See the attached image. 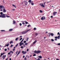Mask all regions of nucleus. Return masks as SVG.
<instances>
[{
	"instance_id": "nucleus-25",
	"label": "nucleus",
	"mask_w": 60,
	"mask_h": 60,
	"mask_svg": "<svg viewBox=\"0 0 60 60\" xmlns=\"http://www.w3.org/2000/svg\"><path fill=\"white\" fill-rule=\"evenodd\" d=\"M13 24H15L16 23V22H15V21H13Z\"/></svg>"
},
{
	"instance_id": "nucleus-12",
	"label": "nucleus",
	"mask_w": 60,
	"mask_h": 60,
	"mask_svg": "<svg viewBox=\"0 0 60 60\" xmlns=\"http://www.w3.org/2000/svg\"><path fill=\"white\" fill-rule=\"evenodd\" d=\"M3 7V6L2 5H0V9H2Z\"/></svg>"
},
{
	"instance_id": "nucleus-62",
	"label": "nucleus",
	"mask_w": 60,
	"mask_h": 60,
	"mask_svg": "<svg viewBox=\"0 0 60 60\" xmlns=\"http://www.w3.org/2000/svg\"><path fill=\"white\" fill-rule=\"evenodd\" d=\"M6 47V45L4 46V47Z\"/></svg>"
},
{
	"instance_id": "nucleus-64",
	"label": "nucleus",
	"mask_w": 60,
	"mask_h": 60,
	"mask_svg": "<svg viewBox=\"0 0 60 60\" xmlns=\"http://www.w3.org/2000/svg\"><path fill=\"white\" fill-rule=\"evenodd\" d=\"M9 60H11V58H10Z\"/></svg>"
},
{
	"instance_id": "nucleus-19",
	"label": "nucleus",
	"mask_w": 60,
	"mask_h": 60,
	"mask_svg": "<svg viewBox=\"0 0 60 60\" xmlns=\"http://www.w3.org/2000/svg\"><path fill=\"white\" fill-rule=\"evenodd\" d=\"M31 0H29V1H28V2L29 3H31Z\"/></svg>"
},
{
	"instance_id": "nucleus-3",
	"label": "nucleus",
	"mask_w": 60,
	"mask_h": 60,
	"mask_svg": "<svg viewBox=\"0 0 60 60\" xmlns=\"http://www.w3.org/2000/svg\"><path fill=\"white\" fill-rule=\"evenodd\" d=\"M39 4L40 5V6H41L42 7H44V5H43V3H41V4Z\"/></svg>"
},
{
	"instance_id": "nucleus-27",
	"label": "nucleus",
	"mask_w": 60,
	"mask_h": 60,
	"mask_svg": "<svg viewBox=\"0 0 60 60\" xmlns=\"http://www.w3.org/2000/svg\"><path fill=\"white\" fill-rule=\"evenodd\" d=\"M39 11L40 12H41V13H42V12H43V11H41V10H40Z\"/></svg>"
},
{
	"instance_id": "nucleus-55",
	"label": "nucleus",
	"mask_w": 60,
	"mask_h": 60,
	"mask_svg": "<svg viewBox=\"0 0 60 60\" xmlns=\"http://www.w3.org/2000/svg\"><path fill=\"white\" fill-rule=\"evenodd\" d=\"M21 49H23V46H21Z\"/></svg>"
},
{
	"instance_id": "nucleus-20",
	"label": "nucleus",
	"mask_w": 60,
	"mask_h": 60,
	"mask_svg": "<svg viewBox=\"0 0 60 60\" xmlns=\"http://www.w3.org/2000/svg\"><path fill=\"white\" fill-rule=\"evenodd\" d=\"M51 35L52 36H53L54 35V34L52 33H51Z\"/></svg>"
},
{
	"instance_id": "nucleus-10",
	"label": "nucleus",
	"mask_w": 60,
	"mask_h": 60,
	"mask_svg": "<svg viewBox=\"0 0 60 60\" xmlns=\"http://www.w3.org/2000/svg\"><path fill=\"white\" fill-rule=\"evenodd\" d=\"M13 30V29H10L9 30V32H11V31H12Z\"/></svg>"
},
{
	"instance_id": "nucleus-23",
	"label": "nucleus",
	"mask_w": 60,
	"mask_h": 60,
	"mask_svg": "<svg viewBox=\"0 0 60 60\" xmlns=\"http://www.w3.org/2000/svg\"><path fill=\"white\" fill-rule=\"evenodd\" d=\"M25 24H28V23L26 21H25Z\"/></svg>"
},
{
	"instance_id": "nucleus-21",
	"label": "nucleus",
	"mask_w": 60,
	"mask_h": 60,
	"mask_svg": "<svg viewBox=\"0 0 60 60\" xmlns=\"http://www.w3.org/2000/svg\"><path fill=\"white\" fill-rule=\"evenodd\" d=\"M31 4L32 5H34V3H32V2H31Z\"/></svg>"
},
{
	"instance_id": "nucleus-28",
	"label": "nucleus",
	"mask_w": 60,
	"mask_h": 60,
	"mask_svg": "<svg viewBox=\"0 0 60 60\" xmlns=\"http://www.w3.org/2000/svg\"><path fill=\"white\" fill-rule=\"evenodd\" d=\"M43 18L44 19V20L46 19V18H45V17L44 16H43Z\"/></svg>"
},
{
	"instance_id": "nucleus-9",
	"label": "nucleus",
	"mask_w": 60,
	"mask_h": 60,
	"mask_svg": "<svg viewBox=\"0 0 60 60\" xmlns=\"http://www.w3.org/2000/svg\"><path fill=\"white\" fill-rule=\"evenodd\" d=\"M3 11L4 12H6V11L5 9H3Z\"/></svg>"
},
{
	"instance_id": "nucleus-43",
	"label": "nucleus",
	"mask_w": 60,
	"mask_h": 60,
	"mask_svg": "<svg viewBox=\"0 0 60 60\" xmlns=\"http://www.w3.org/2000/svg\"><path fill=\"white\" fill-rule=\"evenodd\" d=\"M18 51H17V52H16V54H17V53H18Z\"/></svg>"
},
{
	"instance_id": "nucleus-24",
	"label": "nucleus",
	"mask_w": 60,
	"mask_h": 60,
	"mask_svg": "<svg viewBox=\"0 0 60 60\" xmlns=\"http://www.w3.org/2000/svg\"><path fill=\"white\" fill-rule=\"evenodd\" d=\"M18 40V38H17L15 39V40L17 41Z\"/></svg>"
},
{
	"instance_id": "nucleus-40",
	"label": "nucleus",
	"mask_w": 60,
	"mask_h": 60,
	"mask_svg": "<svg viewBox=\"0 0 60 60\" xmlns=\"http://www.w3.org/2000/svg\"><path fill=\"white\" fill-rule=\"evenodd\" d=\"M19 25L20 26H22V24L21 23H20Z\"/></svg>"
},
{
	"instance_id": "nucleus-13",
	"label": "nucleus",
	"mask_w": 60,
	"mask_h": 60,
	"mask_svg": "<svg viewBox=\"0 0 60 60\" xmlns=\"http://www.w3.org/2000/svg\"><path fill=\"white\" fill-rule=\"evenodd\" d=\"M11 43H13V41H11L10 43V44H11Z\"/></svg>"
},
{
	"instance_id": "nucleus-63",
	"label": "nucleus",
	"mask_w": 60,
	"mask_h": 60,
	"mask_svg": "<svg viewBox=\"0 0 60 60\" xmlns=\"http://www.w3.org/2000/svg\"><path fill=\"white\" fill-rule=\"evenodd\" d=\"M23 58H24V57H25V56H24V55L23 56Z\"/></svg>"
},
{
	"instance_id": "nucleus-50",
	"label": "nucleus",
	"mask_w": 60,
	"mask_h": 60,
	"mask_svg": "<svg viewBox=\"0 0 60 60\" xmlns=\"http://www.w3.org/2000/svg\"><path fill=\"white\" fill-rule=\"evenodd\" d=\"M12 46H13V45H12V44L11 45V46H10V47H12Z\"/></svg>"
},
{
	"instance_id": "nucleus-41",
	"label": "nucleus",
	"mask_w": 60,
	"mask_h": 60,
	"mask_svg": "<svg viewBox=\"0 0 60 60\" xmlns=\"http://www.w3.org/2000/svg\"><path fill=\"white\" fill-rule=\"evenodd\" d=\"M27 44H28V43H26L25 44V45H27Z\"/></svg>"
},
{
	"instance_id": "nucleus-6",
	"label": "nucleus",
	"mask_w": 60,
	"mask_h": 60,
	"mask_svg": "<svg viewBox=\"0 0 60 60\" xmlns=\"http://www.w3.org/2000/svg\"><path fill=\"white\" fill-rule=\"evenodd\" d=\"M6 56V55H3L2 57L3 59H4V58H5V57Z\"/></svg>"
},
{
	"instance_id": "nucleus-2",
	"label": "nucleus",
	"mask_w": 60,
	"mask_h": 60,
	"mask_svg": "<svg viewBox=\"0 0 60 60\" xmlns=\"http://www.w3.org/2000/svg\"><path fill=\"white\" fill-rule=\"evenodd\" d=\"M41 51L38 50V51H36V50H35L34 51V53H36V54H39L40 53H41Z\"/></svg>"
},
{
	"instance_id": "nucleus-31",
	"label": "nucleus",
	"mask_w": 60,
	"mask_h": 60,
	"mask_svg": "<svg viewBox=\"0 0 60 60\" xmlns=\"http://www.w3.org/2000/svg\"><path fill=\"white\" fill-rule=\"evenodd\" d=\"M9 45V44H8L7 45H6V46L7 47H8V46Z\"/></svg>"
},
{
	"instance_id": "nucleus-16",
	"label": "nucleus",
	"mask_w": 60,
	"mask_h": 60,
	"mask_svg": "<svg viewBox=\"0 0 60 60\" xmlns=\"http://www.w3.org/2000/svg\"><path fill=\"white\" fill-rule=\"evenodd\" d=\"M39 57L40 59H41L42 58V57L41 56H38V57Z\"/></svg>"
},
{
	"instance_id": "nucleus-36",
	"label": "nucleus",
	"mask_w": 60,
	"mask_h": 60,
	"mask_svg": "<svg viewBox=\"0 0 60 60\" xmlns=\"http://www.w3.org/2000/svg\"><path fill=\"white\" fill-rule=\"evenodd\" d=\"M36 56V54H34V55H33V56Z\"/></svg>"
},
{
	"instance_id": "nucleus-54",
	"label": "nucleus",
	"mask_w": 60,
	"mask_h": 60,
	"mask_svg": "<svg viewBox=\"0 0 60 60\" xmlns=\"http://www.w3.org/2000/svg\"><path fill=\"white\" fill-rule=\"evenodd\" d=\"M15 9L14 8L13 9H12V11H15Z\"/></svg>"
},
{
	"instance_id": "nucleus-32",
	"label": "nucleus",
	"mask_w": 60,
	"mask_h": 60,
	"mask_svg": "<svg viewBox=\"0 0 60 60\" xmlns=\"http://www.w3.org/2000/svg\"><path fill=\"white\" fill-rule=\"evenodd\" d=\"M34 30H36V28H34Z\"/></svg>"
},
{
	"instance_id": "nucleus-48",
	"label": "nucleus",
	"mask_w": 60,
	"mask_h": 60,
	"mask_svg": "<svg viewBox=\"0 0 60 60\" xmlns=\"http://www.w3.org/2000/svg\"><path fill=\"white\" fill-rule=\"evenodd\" d=\"M22 38H21L19 40V41H21L22 40Z\"/></svg>"
},
{
	"instance_id": "nucleus-8",
	"label": "nucleus",
	"mask_w": 60,
	"mask_h": 60,
	"mask_svg": "<svg viewBox=\"0 0 60 60\" xmlns=\"http://www.w3.org/2000/svg\"><path fill=\"white\" fill-rule=\"evenodd\" d=\"M37 40H36L33 43V44H35L37 42Z\"/></svg>"
},
{
	"instance_id": "nucleus-42",
	"label": "nucleus",
	"mask_w": 60,
	"mask_h": 60,
	"mask_svg": "<svg viewBox=\"0 0 60 60\" xmlns=\"http://www.w3.org/2000/svg\"><path fill=\"white\" fill-rule=\"evenodd\" d=\"M21 22H23V23H24V22H26V21H21Z\"/></svg>"
},
{
	"instance_id": "nucleus-35",
	"label": "nucleus",
	"mask_w": 60,
	"mask_h": 60,
	"mask_svg": "<svg viewBox=\"0 0 60 60\" xmlns=\"http://www.w3.org/2000/svg\"><path fill=\"white\" fill-rule=\"evenodd\" d=\"M1 32H5V30H1Z\"/></svg>"
},
{
	"instance_id": "nucleus-57",
	"label": "nucleus",
	"mask_w": 60,
	"mask_h": 60,
	"mask_svg": "<svg viewBox=\"0 0 60 60\" xmlns=\"http://www.w3.org/2000/svg\"><path fill=\"white\" fill-rule=\"evenodd\" d=\"M22 24L23 25H24V24H25V23H24V22H22Z\"/></svg>"
},
{
	"instance_id": "nucleus-30",
	"label": "nucleus",
	"mask_w": 60,
	"mask_h": 60,
	"mask_svg": "<svg viewBox=\"0 0 60 60\" xmlns=\"http://www.w3.org/2000/svg\"><path fill=\"white\" fill-rule=\"evenodd\" d=\"M38 33H36L35 34V35H36V36H37V35H38Z\"/></svg>"
},
{
	"instance_id": "nucleus-39",
	"label": "nucleus",
	"mask_w": 60,
	"mask_h": 60,
	"mask_svg": "<svg viewBox=\"0 0 60 60\" xmlns=\"http://www.w3.org/2000/svg\"><path fill=\"white\" fill-rule=\"evenodd\" d=\"M51 41H54V39H51Z\"/></svg>"
},
{
	"instance_id": "nucleus-22",
	"label": "nucleus",
	"mask_w": 60,
	"mask_h": 60,
	"mask_svg": "<svg viewBox=\"0 0 60 60\" xmlns=\"http://www.w3.org/2000/svg\"><path fill=\"white\" fill-rule=\"evenodd\" d=\"M29 39V38H27V39L26 40V41H28V40Z\"/></svg>"
},
{
	"instance_id": "nucleus-14",
	"label": "nucleus",
	"mask_w": 60,
	"mask_h": 60,
	"mask_svg": "<svg viewBox=\"0 0 60 60\" xmlns=\"http://www.w3.org/2000/svg\"><path fill=\"white\" fill-rule=\"evenodd\" d=\"M31 30V29H29L26 30V32L27 33V32H28V31H30Z\"/></svg>"
},
{
	"instance_id": "nucleus-15",
	"label": "nucleus",
	"mask_w": 60,
	"mask_h": 60,
	"mask_svg": "<svg viewBox=\"0 0 60 60\" xmlns=\"http://www.w3.org/2000/svg\"><path fill=\"white\" fill-rule=\"evenodd\" d=\"M6 15V17H7V18H9L10 17V16L8 15H7V14H5Z\"/></svg>"
},
{
	"instance_id": "nucleus-34",
	"label": "nucleus",
	"mask_w": 60,
	"mask_h": 60,
	"mask_svg": "<svg viewBox=\"0 0 60 60\" xmlns=\"http://www.w3.org/2000/svg\"><path fill=\"white\" fill-rule=\"evenodd\" d=\"M18 45H19V44L18 43L15 46L16 47H17V46H18Z\"/></svg>"
},
{
	"instance_id": "nucleus-51",
	"label": "nucleus",
	"mask_w": 60,
	"mask_h": 60,
	"mask_svg": "<svg viewBox=\"0 0 60 60\" xmlns=\"http://www.w3.org/2000/svg\"><path fill=\"white\" fill-rule=\"evenodd\" d=\"M23 41H22V40L20 43H22V42H23Z\"/></svg>"
},
{
	"instance_id": "nucleus-7",
	"label": "nucleus",
	"mask_w": 60,
	"mask_h": 60,
	"mask_svg": "<svg viewBox=\"0 0 60 60\" xmlns=\"http://www.w3.org/2000/svg\"><path fill=\"white\" fill-rule=\"evenodd\" d=\"M22 53H23V54H26V52H24V51H22Z\"/></svg>"
},
{
	"instance_id": "nucleus-5",
	"label": "nucleus",
	"mask_w": 60,
	"mask_h": 60,
	"mask_svg": "<svg viewBox=\"0 0 60 60\" xmlns=\"http://www.w3.org/2000/svg\"><path fill=\"white\" fill-rule=\"evenodd\" d=\"M56 13H57V12L54 11L53 12V15L54 16H55L56 14Z\"/></svg>"
},
{
	"instance_id": "nucleus-56",
	"label": "nucleus",
	"mask_w": 60,
	"mask_h": 60,
	"mask_svg": "<svg viewBox=\"0 0 60 60\" xmlns=\"http://www.w3.org/2000/svg\"><path fill=\"white\" fill-rule=\"evenodd\" d=\"M60 33H59V32H58V33H57V35H59L60 34Z\"/></svg>"
},
{
	"instance_id": "nucleus-59",
	"label": "nucleus",
	"mask_w": 60,
	"mask_h": 60,
	"mask_svg": "<svg viewBox=\"0 0 60 60\" xmlns=\"http://www.w3.org/2000/svg\"><path fill=\"white\" fill-rule=\"evenodd\" d=\"M53 16H51V17H50V18H53Z\"/></svg>"
},
{
	"instance_id": "nucleus-53",
	"label": "nucleus",
	"mask_w": 60,
	"mask_h": 60,
	"mask_svg": "<svg viewBox=\"0 0 60 60\" xmlns=\"http://www.w3.org/2000/svg\"><path fill=\"white\" fill-rule=\"evenodd\" d=\"M2 56H3V55H2V54H1V55H0V57H1Z\"/></svg>"
},
{
	"instance_id": "nucleus-46",
	"label": "nucleus",
	"mask_w": 60,
	"mask_h": 60,
	"mask_svg": "<svg viewBox=\"0 0 60 60\" xmlns=\"http://www.w3.org/2000/svg\"><path fill=\"white\" fill-rule=\"evenodd\" d=\"M37 60H41V59H40V58H38V59H37Z\"/></svg>"
},
{
	"instance_id": "nucleus-44",
	"label": "nucleus",
	"mask_w": 60,
	"mask_h": 60,
	"mask_svg": "<svg viewBox=\"0 0 60 60\" xmlns=\"http://www.w3.org/2000/svg\"><path fill=\"white\" fill-rule=\"evenodd\" d=\"M51 33H49L48 34L49 35H51Z\"/></svg>"
},
{
	"instance_id": "nucleus-45",
	"label": "nucleus",
	"mask_w": 60,
	"mask_h": 60,
	"mask_svg": "<svg viewBox=\"0 0 60 60\" xmlns=\"http://www.w3.org/2000/svg\"><path fill=\"white\" fill-rule=\"evenodd\" d=\"M4 50L5 51H7V49H4Z\"/></svg>"
},
{
	"instance_id": "nucleus-33",
	"label": "nucleus",
	"mask_w": 60,
	"mask_h": 60,
	"mask_svg": "<svg viewBox=\"0 0 60 60\" xmlns=\"http://www.w3.org/2000/svg\"><path fill=\"white\" fill-rule=\"evenodd\" d=\"M55 39H58V38L56 36L55 37Z\"/></svg>"
},
{
	"instance_id": "nucleus-58",
	"label": "nucleus",
	"mask_w": 60,
	"mask_h": 60,
	"mask_svg": "<svg viewBox=\"0 0 60 60\" xmlns=\"http://www.w3.org/2000/svg\"><path fill=\"white\" fill-rule=\"evenodd\" d=\"M28 50H29V49H27V51H28Z\"/></svg>"
},
{
	"instance_id": "nucleus-37",
	"label": "nucleus",
	"mask_w": 60,
	"mask_h": 60,
	"mask_svg": "<svg viewBox=\"0 0 60 60\" xmlns=\"http://www.w3.org/2000/svg\"><path fill=\"white\" fill-rule=\"evenodd\" d=\"M30 25H28L27 27H30Z\"/></svg>"
},
{
	"instance_id": "nucleus-18",
	"label": "nucleus",
	"mask_w": 60,
	"mask_h": 60,
	"mask_svg": "<svg viewBox=\"0 0 60 60\" xmlns=\"http://www.w3.org/2000/svg\"><path fill=\"white\" fill-rule=\"evenodd\" d=\"M41 20H43L44 19H43V16L42 17H41Z\"/></svg>"
},
{
	"instance_id": "nucleus-11",
	"label": "nucleus",
	"mask_w": 60,
	"mask_h": 60,
	"mask_svg": "<svg viewBox=\"0 0 60 60\" xmlns=\"http://www.w3.org/2000/svg\"><path fill=\"white\" fill-rule=\"evenodd\" d=\"M20 52H21V51H19V52L17 54V56L18 55H19V54L20 53Z\"/></svg>"
},
{
	"instance_id": "nucleus-29",
	"label": "nucleus",
	"mask_w": 60,
	"mask_h": 60,
	"mask_svg": "<svg viewBox=\"0 0 60 60\" xmlns=\"http://www.w3.org/2000/svg\"><path fill=\"white\" fill-rule=\"evenodd\" d=\"M19 44H20V46H21L22 45V43H19Z\"/></svg>"
},
{
	"instance_id": "nucleus-60",
	"label": "nucleus",
	"mask_w": 60,
	"mask_h": 60,
	"mask_svg": "<svg viewBox=\"0 0 60 60\" xmlns=\"http://www.w3.org/2000/svg\"><path fill=\"white\" fill-rule=\"evenodd\" d=\"M55 41H57V39H55Z\"/></svg>"
},
{
	"instance_id": "nucleus-47",
	"label": "nucleus",
	"mask_w": 60,
	"mask_h": 60,
	"mask_svg": "<svg viewBox=\"0 0 60 60\" xmlns=\"http://www.w3.org/2000/svg\"><path fill=\"white\" fill-rule=\"evenodd\" d=\"M25 4V5H26V6L27 5V3H26Z\"/></svg>"
},
{
	"instance_id": "nucleus-38",
	"label": "nucleus",
	"mask_w": 60,
	"mask_h": 60,
	"mask_svg": "<svg viewBox=\"0 0 60 60\" xmlns=\"http://www.w3.org/2000/svg\"><path fill=\"white\" fill-rule=\"evenodd\" d=\"M57 45L58 46H60V43H59L57 44Z\"/></svg>"
},
{
	"instance_id": "nucleus-17",
	"label": "nucleus",
	"mask_w": 60,
	"mask_h": 60,
	"mask_svg": "<svg viewBox=\"0 0 60 60\" xmlns=\"http://www.w3.org/2000/svg\"><path fill=\"white\" fill-rule=\"evenodd\" d=\"M26 3H28V2H26V1H24V4H26Z\"/></svg>"
},
{
	"instance_id": "nucleus-26",
	"label": "nucleus",
	"mask_w": 60,
	"mask_h": 60,
	"mask_svg": "<svg viewBox=\"0 0 60 60\" xmlns=\"http://www.w3.org/2000/svg\"><path fill=\"white\" fill-rule=\"evenodd\" d=\"M57 37L58 39H60V36H58Z\"/></svg>"
},
{
	"instance_id": "nucleus-61",
	"label": "nucleus",
	"mask_w": 60,
	"mask_h": 60,
	"mask_svg": "<svg viewBox=\"0 0 60 60\" xmlns=\"http://www.w3.org/2000/svg\"><path fill=\"white\" fill-rule=\"evenodd\" d=\"M10 52H9L8 53V55H10Z\"/></svg>"
},
{
	"instance_id": "nucleus-52",
	"label": "nucleus",
	"mask_w": 60,
	"mask_h": 60,
	"mask_svg": "<svg viewBox=\"0 0 60 60\" xmlns=\"http://www.w3.org/2000/svg\"><path fill=\"white\" fill-rule=\"evenodd\" d=\"M4 53H1V54H2V55H4Z\"/></svg>"
},
{
	"instance_id": "nucleus-4",
	"label": "nucleus",
	"mask_w": 60,
	"mask_h": 60,
	"mask_svg": "<svg viewBox=\"0 0 60 60\" xmlns=\"http://www.w3.org/2000/svg\"><path fill=\"white\" fill-rule=\"evenodd\" d=\"M26 33L27 32L26 31H22V34H26Z\"/></svg>"
},
{
	"instance_id": "nucleus-49",
	"label": "nucleus",
	"mask_w": 60,
	"mask_h": 60,
	"mask_svg": "<svg viewBox=\"0 0 60 60\" xmlns=\"http://www.w3.org/2000/svg\"><path fill=\"white\" fill-rule=\"evenodd\" d=\"M26 41H24V43H26Z\"/></svg>"
},
{
	"instance_id": "nucleus-1",
	"label": "nucleus",
	"mask_w": 60,
	"mask_h": 60,
	"mask_svg": "<svg viewBox=\"0 0 60 60\" xmlns=\"http://www.w3.org/2000/svg\"><path fill=\"white\" fill-rule=\"evenodd\" d=\"M2 12H1L0 13V14L1 15H0V18H6V16H5L6 15L5 14H3Z\"/></svg>"
}]
</instances>
